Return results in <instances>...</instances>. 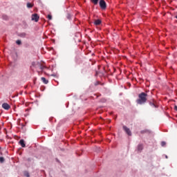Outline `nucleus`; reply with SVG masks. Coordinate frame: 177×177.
I'll return each mask as SVG.
<instances>
[{
  "instance_id": "1",
  "label": "nucleus",
  "mask_w": 177,
  "mask_h": 177,
  "mask_svg": "<svg viewBox=\"0 0 177 177\" xmlns=\"http://www.w3.org/2000/svg\"><path fill=\"white\" fill-rule=\"evenodd\" d=\"M147 102V93H141L138 95V99L136 100L138 104H145Z\"/></svg>"
},
{
  "instance_id": "2",
  "label": "nucleus",
  "mask_w": 177,
  "mask_h": 177,
  "mask_svg": "<svg viewBox=\"0 0 177 177\" xmlns=\"http://www.w3.org/2000/svg\"><path fill=\"white\" fill-rule=\"evenodd\" d=\"M32 67H35L37 70H41V71L45 68V66L39 62H32Z\"/></svg>"
},
{
  "instance_id": "3",
  "label": "nucleus",
  "mask_w": 177,
  "mask_h": 177,
  "mask_svg": "<svg viewBox=\"0 0 177 177\" xmlns=\"http://www.w3.org/2000/svg\"><path fill=\"white\" fill-rule=\"evenodd\" d=\"M123 129L129 136H132V132H131V129H129V128L127 126H123Z\"/></svg>"
},
{
  "instance_id": "4",
  "label": "nucleus",
  "mask_w": 177,
  "mask_h": 177,
  "mask_svg": "<svg viewBox=\"0 0 177 177\" xmlns=\"http://www.w3.org/2000/svg\"><path fill=\"white\" fill-rule=\"evenodd\" d=\"M100 6L101 9H106V8H107L106 1H104V0H100Z\"/></svg>"
},
{
  "instance_id": "5",
  "label": "nucleus",
  "mask_w": 177,
  "mask_h": 177,
  "mask_svg": "<svg viewBox=\"0 0 177 177\" xmlns=\"http://www.w3.org/2000/svg\"><path fill=\"white\" fill-rule=\"evenodd\" d=\"M32 20L36 22L38 21L39 20V16H38V14L32 15Z\"/></svg>"
},
{
  "instance_id": "6",
  "label": "nucleus",
  "mask_w": 177,
  "mask_h": 177,
  "mask_svg": "<svg viewBox=\"0 0 177 177\" xmlns=\"http://www.w3.org/2000/svg\"><path fill=\"white\" fill-rule=\"evenodd\" d=\"M2 107L4 109V110H9L10 109V105L8 103H3L2 104Z\"/></svg>"
},
{
  "instance_id": "7",
  "label": "nucleus",
  "mask_w": 177,
  "mask_h": 177,
  "mask_svg": "<svg viewBox=\"0 0 177 177\" xmlns=\"http://www.w3.org/2000/svg\"><path fill=\"white\" fill-rule=\"evenodd\" d=\"M95 26H100L102 24V21L100 19H96L94 21Z\"/></svg>"
},
{
  "instance_id": "8",
  "label": "nucleus",
  "mask_w": 177,
  "mask_h": 177,
  "mask_svg": "<svg viewBox=\"0 0 177 177\" xmlns=\"http://www.w3.org/2000/svg\"><path fill=\"white\" fill-rule=\"evenodd\" d=\"M19 145H21V147H26V143H24V140H20Z\"/></svg>"
},
{
  "instance_id": "9",
  "label": "nucleus",
  "mask_w": 177,
  "mask_h": 177,
  "mask_svg": "<svg viewBox=\"0 0 177 177\" xmlns=\"http://www.w3.org/2000/svg\"><path fill=\"white\" fill-rule=\"evenodd\" d=\"M138 151H142L143 150V145H142V144L138 145Z\"/></svg>"
},
{
  "instance_id": "10",
  "label": "nucleus",
  "mask_w": 177,
  "mask_h": 177,
  "mask_svg": "<svg viewBox=\"0 0 177 177\" xmlns=\"http://www.w3.org/2000/svg\"><path fill=\"white\" fill-rule=\"evenodd\" d=\"M41 80L42 82H44V84H48V82H49L45 77H41Z\"/></svg>"
},
{
  "instance_id": "11",
  "label": "nucleus",
  "mask_w": 177,
  "mask_h": 177,
  "mask_svg": "<svg viewBox=\"0 0 177 177\" xmlns=\"http://www.w3.org/2000/svg\"><path fill=\"white\" fill-rule=\"evenodd\" d=\"M92 3H93L94 5H97L99 0H91Z\"/></svg>"
},
{
  "instance_id": "12",
  "label": "nucleus",
  "mask_w": 177,
  "mask_h": 177,
  "mask_svg": "<svg viewBox=\"0 0 177 177\" xmlns=\"http://www.w3.org/2000/svg\"><path fill=\"white\" fill-rule=\"evenodd\" d=\"M32 6H34V5L32 4L31 3H27V8H28L29 9L32 8Z\"/></svg>"
},
{
  "instance_id": "13",
  "label": "nucleus",
  "mask_w": 177,
  "mask_h": 177,
  "mask_svg": "<svg viewBox=\"0 0 177 177\" xmlns=\"http://www.w3.org/2000/svg\"><path fill=\"white\" fill-rule=\"evenodd\" d=\"M166 145H167V142H165V141H162V142H161V147H165Z\"/></svg>"
},
{
  "instance_id": "14",
  "label": "nucleus",
  "mask_w": 177,
  "mask_h": 177,
  "mask_svg": "<svg viewBox=\"0 0 177 177\" xmlns=\"http://www.w3.org/2000/svg\"><path fill=\"white\" fill-rule=\"evenodd\" d=\"M16 44H17V45H21V40H17V41H16Z\"/></svg>"
},
{
  "instance_id": "15",
  "label": "nucleus",
  "mask_w": 177,
  "mask_h": 177,
  "mask_svg": "<svg viewBox=\"0 0 177 177\" xmlns=\"http://www.w3.org/2000/svg\"><path fill=\"white\" fill-rule=\"evenodd\" d=\"M5 158L3 157H0V162H4Z\"/></svg>"
},
{
  "instance_id": "16",
  "label": "nucleus",
  "mask_w": 177,
  "mask_h": 177,
  "mask_svg": "<svg viewBox=\"0 0 177 177\" xmlns=\"http://www.w3.org/2000/svg\"><path fill=\"white\" fill-rule=\"evenodd\" d=\"M149 104L151 106H152L153 107H156V104L153 103V102H150Z\"/></svg>"
},
{
  "instance_id": "17",
  "label": "nucleus",
  "mask_w": 177,
  "mask_h": 177,
  "mask_svg": "<svg viewBox=\"0 0 177 177\" xmlns=\"http://www.w3.org/2000/svg\"><path fill=\"white\" fill-rule=\"evenodd\" d=\"M48 20H52V15H48Z\"/></svg>"
},
{
  "instance_id": "18",
  "label": "nucleus",
  "mask_w": 177,
  "mask_h": 177,
  "mask_svg": "<svg viewBox=\"0 0 177 177\" xmlns=\"http://www.w3.org/2000/svg\"><path fill=\"white\" fill-rule=\"evenodd\" d=\"M147 132V130L141 131V133H146Z\"/></svg>"
},
{
  "instance_id": "19",
  "label": "nucleus",
  "mask_w": 177,
  "mask_h": 177,
  "mask_svg": "<svg viewBox=\"0 0 177 177\" xmlns=\"http://www.w3.org/2000/svg\"><path fill=\"white\" fill-rule=\"evenodd\" d=\"M174 110H176V111H177V106L176 105L174 106Z\"/></svg>"
},
{
  "instance_id": "20",
  "label": "nucleus",
  "mask_w": 177,
  "mask_h": 177,
  "mask_svg": "<svg viewBox=\"0 0 177 177\" xmlns=\"http://www.w3.org/2000/svg\"><path fill=\"white\" fill-rule=\"evenodd\" d=\"M25 175H26L27 177H30V174H29L28 173H26Z\"/></svg>"
},
{
  "instance_id": "21",
  "label": "nucleus",
  "mask_w": 177,
  "mask_h": 177,
  "mask_svg": "<svg viewBox=\"0 0 177 177\" xmlns=\"http://www.w3.org/2000/svg\"><path fill=\"white\" fill-rule=\"evenodd\" d=\"M22 36L26 37V33H23Z\"/></svg>"
},
{
  "instance_id": "22",
  "label": "nucleus",
  "mask_w": 177,
  "mask_h": 177,
  "mask_svg": "<svg viewBox=\"0 0 177 177\" xmlns=\"http://www.w3.org/2000/svg\"><path fill=\"white\" fill-rule=\"evenodd\" d=\"M165 158H168V156H165Z\"/></svg>"
},
{
  "instance_id": "23",
  "label": "nucleus",
  "mask_w": 177,
  "mask_h": 177,
  "mask_svg": "<svg viewBox=\"0 0 177 177\" xmlns=\"http://www.w3.org/2000/svg\"><path fill=\"white\" fill-rule=\"evenodd\" d=\"M53 77H55V75H52Z\"/></svg>"
}]
</instances>
